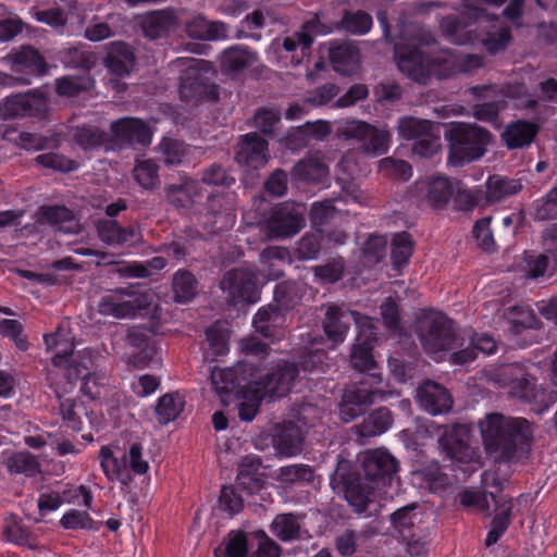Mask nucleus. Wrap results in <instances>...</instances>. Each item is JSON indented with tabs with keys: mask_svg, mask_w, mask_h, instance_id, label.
<instances>
[{
	"mask_svg": "<svg viewBox=\"0 0 557 557\" xmlns=\"http://www.w3.org/2000/svg\"><path fill=\"white\" fill-rule=\"evenodd\" d=\"M417 397L421 408L433 416L448 412L453 407L450 393L436 382L426 381L420 385Z\"/></svg>",
	"mask_w": 557,
	"mask_h": 557,
	"instance_id": "aec40b11",
	"label": "nucleus"
},
{
	"mask_svg": "<svg viewBox=\"0 0 557 557\" xmlns=\"http://www.w3.org/2000/svg\"><path fill=\"white\" fill-rule=\"evenodd\" d=\"M373 26L372 16L362 10H346L341 20V27L352 35H366Z\"/></svg>",
	"mask_w": 557,
	"mask_h": 557,
	"instance_id": "a18cd8bd",
	"label": "nucleus"
},
{
	"mask_svg": "<svg viewBox=\"0 0 557 557\" xmlns=\"http://www.w3.org/2000/svg\"><path fill=\"white\" fill-rule=\"evenodd\" d=\"M201 182L206 185L219 186L228 190L236 183V178L222 164L212 163L201 171Z\"/></svg>",
	"mask_w": 557,
	"mask_h": 557,
	"instance_id": "3c124183",
	"label": "nucleus"
},
{
	"mask_svg": "<svg viewBox=\"0 0 557 557\" xmlns=\"http://www.w3.org/2000/svg\"><path fill=\"white\" fill-rule=\"evenodd\" d=\"M23 324L14 319L0 318V335L14 342L17 349L25 351L28 349L27 337L23 334Z\"/></svg>",
	"mask_w": 557,
	"mask_h": 557,
	"instance_id": "052dcab7",
	"label": "nucleus"
},
{
	"mask_svg": "<svg viewBox=\"0 0 557 557\" xmlns=\"http://www.w3.org/2000/svg\"><path fill=\"white\" fill-rule=\"evenodd\" d=\"M96 61V54L82 47L70 48L65 54L66 65L86 71L91 70L95 66Z\"/></svg>",
	"mask_w": 557,
	"mask_h": 557,
	"instance_id": "338daca9",
	"label": "nucleus"
},
{
	"mask_svg": "<svg viewBox=\"0 0 557 557\" xmlns=\"http://www.w3.org/2000/svg\"><path fill=\"white\" fill-rule=\"evenodd\" d=\"M387 239L384 236L371 235L362 247L363 263L368 267L377 264L386 253Z\"/></svg>",
	"mask_w": 557,
	"mask_h": 557,
	"instance_id": "864d4df0",
	"label": "nucleus"
},
{
	"mask_svg": "<svg viewBox=\"0 0 557 557\" xmlns=\"http://www.w3.org/2000/svg\"><path fill=\"white\" fill-rule=\"evenodd\" d=\"M269 144L257 132L244 134L239 137L235 161L253 170L263 168L269 161Z\"/></svg>",
	"mask_w": 557,
	"mask_h": 557,
	"instance_id": "f3484780",
	"label": "nucleus"
},
{
	"mask_svg": "<svg viewBox=\"0 0 557 557\" xmlns=\"http://www.w3.org/2000/svg\"><path fill=\"white\" fill-rule=\"evenodd\" d=\"M412 255V242L408 233H400L395 236L392 243L391 260L394 270H400L408 264Z\"/></svg>",
	"mask_w": 557,
	"mask_h": 557,
	"instance_id": "603ef678",
	"label": "nucleus"
},
{
	"mask_svg": "<svg viewBox=\"0 0 557 557\" xmlns=\"http://www.w3.org/2000/svg\"><path fill=\"white\" fill-rule=\"evenodd\" d=\"M185 398L178 392H171L162 395L156 406V416L160 424H168L184 410Z\"/></svg>",
	"mask_w": 557,
	"mask_h": 557,
	"instance_id": "4c0bfd02",
	"label": "nucleus"
},
{
	"mask_svg": "<svg viewBox=\"0 0 557 557\" xmlns=\"http://www.w3.org/2000/svg\"><path fill=\"white\" fill-rule=\"evenodd\" d=\"M172 13L164 10L151 11L141 16L139 25L145 37L159 39L164 37L174 25Z\"/></svg>",
	"mask_w": 557,
	"mask_h": 557,
	"instance_id": "473e14b6",
	"label": "nucleus"
},
{
	"mask_svg": "<svg viewBox=\"0 0 557 557\" xmlns=\"http://www.w3.org/2000/svg\"><path fill=\"white\" fill-rule=\"evenodd\" d=\"M304 296L302 286L294 281H284L276 284L273 298L274 305L276 308L283 310V312H287L294 309L298 304H300Z\"/></svg>",
	"mask_w": 557,
	"mask_h": 557,
	"instance_id": "e433bc0d",
	"label": "nucleus"
},
{
	"mask_svg": "<svg viewBox=\"0 0 557 557\" xmlns=\"http://www.w3.org/2000/svg\"><path fill=\"white\" fill-rule=\"evenodd\" d=\"M305 226V218L298 207L282 202L271 208L264 220V230L272 239L295 236Z\"/></svg>",
	"mask_w": 557,
	"mask_h": 557,
	"instance_id": "4468645a",
	"label": "nucleus"
},
{
	"mask_svg": "<svg viewBox=\"0 0 557 557\" xmlns=\"http://www.w3.org/2000/svg\"><path fill=\"white\" fill-rule=\"evenodd\" d=\"M237 483L249 494L258 493L263 487L264 473L261 457L247 455L242 459L238 466Z\"/></svg>",
	"mask_w": 557,
	"mask_h": 557,
	"instance_id": "393cba45",
	"label": "nucleus"
},
{
	"mask_svg": "<svg viewBox=\"0 0 557 557\" xmlns=\"http://www.w3.org/2000/svg\"><path fill=\"white\" fill-rule=\"evenodd\" d=\"M423 485L434 494L445 493L450 486L449 476L442 471V468L437 461L423 467L419 472Z\"/></svg>",
	"mask_w": 557,
	"mask_h": 557,
	"instance_id": "79ce46f5",
	"label": "nucleus"
},
{
	"mask_svg": "<svg viewBox=\"0 0 557 557\" xmlns=\"http://www.w3.org/2000/svg\"><path fill=\"white\" fill-rule=\"evenodd\" d=\"M60 524L65 530H97L94 519L87 511L70 509L61 518Z\"/></svg>",
	"mask_w": 557,
	"mask_h": 557,
	"instance_id": "13d9d810",
	"label": "nucleus"
},
{
	"mask_svg": "<svg viewBox=\"0 0 557 557\" xmlns=\"http://www.w3.org/2000/svg\"><path fill=\"white\" fill-rule=\"evenodd\" d=\"M280 478L285 483H311L314 480V470L308 465H292L280 469Z\"/></svg>",
	"mask_w": 557,
	"mask_h": 557,
	"instance_id": "680f3d73",
	"label": "nucleus"
},
{
	"mask_svg": "<svg viewBox=\"0 0 557 557\" xmlns=\"http://www.w3.org/2000/svg\"><path fill=\"white\" fill-rule=\"evenodd\" d=\"M454 209L459 212L469 213L475 208L485 209L482 187L471 189H458L453 199Z\"/></svg>",
	"mask_w": 557,
	"mask_h": 557,
	"instance_id": "de8ad7c7",
	"label": "nucleus"
},
{
	"mask_svg": "<svg viewBox=\"0 0 557 557\" xmlns=\"http://www.w3.org/2000/svg\"><path fill=\"white\" fill-rule=\"evenodd\" d=\"M35 108V89L25 94L8 96L0 103V119L10 120L18 116H32Z\"/></svg>",
	"mask_w": 557,
	"mask_h": 557,
	"instance_id": "c756f323",
	"label": "nucleus"
},
{
	"mask_svg": "<svg viewBox=\"0 0 557 557\" xmlns=\"http://www.w3.org/2000/svg\"><path fill=\"white\" fill-rule=\"evenodd\" d=\"M148 306V298L139 286L129 285L110 290L98 304V311L114 318H132Z\"/></svg>",
	"mask_w": 557,
	"mask_h": 557,
	"instance_id": "9d476101",
	"label": "nucleus"
},
{
	"mask_svg": "<svg viewBox=\"0 0 557 557\" xmlns=\"http://www.w3.org/2000/svg\"><path fill=\"white\" fill-rule=\"evenodd\" d=\"M143 450L139 443H133L128 451H123L117 456L111 448L101 447L99 453L100 466L107 479L111 482L119 481L123 487H128L135 474L147 473L149 465L143 458Z\"/></svg>",
	"mask_w": 557,
	"mask_h": 557,
	"instance_id": "1a4fd4ad",
	"label": "nucleus"
},
{
	"mask_svg": "<svg viewBox=\"0 0 557 557\" xmlns=\"http://www.w3.org/2000/svg\"><path fill=\"white\" fill-rule=\"evenodd\" d=\"M73 141L83 150L106 147L110 149V134L92 125L77 126L72 132Z\"/></svg>",
	"mask_w": 557,
	"mask_h": 557,
	"instance_id": "f704fd0d",
	"label": "nucleus"
},
{
	"mask_svg": "<svg viewBox=\"0 0 557 557\" xmlns=\"http://www.w3.org/2000/svg\"><path fill=\"white\" fill-rule=\"evenodd\" d=\"M469 441L470 428L457 423L444 428L438 437V447L450 460L466 463L473 457Z\"/></svg>",
	"mask_w": 557,
	"mask_h": 557,
	"instance_id": "dca6fc26",
	"label": "nucleus"
},
{
	"mask_svg": "<svg viewBox=\"0 0 557 557\" xmlns=\"http://www.w3.org/2000/svg\"><path fill=\"white\" fill-rule=\"evenodd\" d=\"M60 413L67 429L74 432H81L84 425V419L88 418L86 405L75 398H65L60 401Z\"/></svg>",
	"mask_w": 557,
	"mask_h": 557,
	"instance_id": "58836bf2",
	"label": "nucleus"
},
{
	"mask_svg": "<svg viewBox=\"0 0 557 557\" xmlns=\"http://www.w3.org/2000/svg\"><path fill=\"white\" fill-rule=\"evenodd\" d=\"M329 166L318 159H304L298 161L292 171V177L296 182L307 184H324L329 178Z\"/></svg>",
	"mask_w": 557,
	"mask_h": 557,
	"instance_id": "2f4dec72",
	"label": "nucleus"
},
{
	"mask_svg": "<svg viewBox=\"0 0 557 557\" xmlns=\"http://www.w3.org/2000/svg\"><path fill=\"white\" fill-rule=\"evenodd\" d=\"M219 508L230 517L238 513L243 508V498L234 486H223L219 496Z\"/></svg>",
	"mask_w": 557,
	"mask_h": 557,
	"instance_id": "774afa93",
	"label": "nucleus"
},
{
	"mask_svg": "<svg viewBox=\"0 0 557 557\" xmlns=\"http://www.w3.org/2000/svg\"><path fill=\"white\" fill-rule=\"evenodd\" d=\"M286 323V313L273 305L261 307L253 315L252 325L265 338H276Z\"/></svg>",
	"mask_w": 557,
	"mask_h": 557,
	"instance_id": "b1692460",
	"label": "nucleus"
},
{
	"mask_svg": "<svg viewBox=\"0 0 557 557\" xmlns=\"http://www.w3.org/2000/svg\"><path fill=\"white\" fill-rule=\"evenodd\" d=\"M7 540L20 546L35 548V536L30 527L26 525L22 519L12 517L7 520L3 531Z\"/></svg>",
	"mask_w": 557,
	"mask_h": 557,
	"instance_id": "37998d69",
	"label": "nucleus"
},
{
	"mask_svg": "<svg viewBox=\"0 0 557 557\" xmlns=\"http://www.w3.org/2000/svg\"><path fill=\"white\" fill-rule=\"evenodd\" d=\"M103 63L109 73L122 78L131 74L136 63V57L128 44L114 41L108 46Z\"/></svg>",
	"mask_w": 557,
	"mask_h": 557,
	"instance_id": "4be33fe9",
	"label": "nucleus"
},
{
	"mask_svg": "<svg viewBox=\"0 0 557 557\" xmlns=\"http://www.w3.org/2000/svg\"><path fill=\"white\" fill-rule=\"evenodd\" d=\"M335 206L332 199L313 202L310 210V222L317 232L322 233V227L327 224L335 214Z\"/></svg>",
	"mask_w": 557,
	"mask_h": 557,
	"instance_id": "bf43d9fd",
	"label": "nucleus"
},
{
	"mask_svg": "<svg viewBox=\"0 0 557 557\" xmlns=\"http://www.w3.org/2000/svg\"><path fill=\"white\" fill-rule=\"evenodd\" d=\"M509 393L521 401L529 404L531 410L542 413L557 401V392L547 391L536 384V379L527 372L520 363H512L502 369Z\"/></svg>",
	"mask_w": 557,
	"mask_h": 557,
	"instance_id": "6e6552de",
	"label": "nucleus"
},
{
	"mask_svg": "<svg viewBox=\"0 0 557 557\" xmlns=\"http://www.w3.org/2000/svg\"><path fill=\"white\" fill-rule=\"evenodd\" d=\"M248 539L244 531H231L224 541L223 554L225 557H247Z\"/></svg>",
	"mask_w": 557,
	"mask_h": 557,
	"instance_id": "0e129e2a",
	"label": "nucleus"
},
{
	"mask_svg": "<svg viewBox=\"0 0 557 557\" xmlns=\"http://www.w3.org/2000/svg\"><path fill=\"white\" fill-rule=\"evenodd\" d=\"M511 522V506L504 507L497 512L491 522V528L485 537L486 546L496 544L505 534Z\"/></svg>",
	"mask_w": 557,
	"mask_h": 557,
	"instance_id": "6e6d98bb",
	"label": "nucleus"
},
{
	"mask_svg": "<svg viewBox=\"0 0 557 557\" xmlns=\"http://www.w3.org/2000/svg\"><path fill=\"white\" fill-rule=\"evenodd\" d=\"M345 264L343 259H333L324 264L312 268L314 276L321 284H333L338 282L344 274Z\"/></svg>",
	"mask_w": 557,
	"mask_h": 557,
	"instance_id": "5fc2aeb1",
	"label": "nucleus"
},
{
	"mask_svg": "<svg viewBox=\"0 0 557 557\" xmlns=\"http://www.w3.org/2000/svg\"><path fill=\"white\" fill-rule=\"evenodd\" d=\"M152 132L149 125L138 117L125 116L110 124V149L148 147Z\"/></svg>",
	"mask_w": 557,
	"mask_h": 557,
	"instance_id": "f8f14e48",
	"label": "nucleus"
},
{
	"mask_svg": "<svg viewBox=\"0 0 557 557\" xmlns=\"http://www.w3.org/2000/svg\"><path fill=\"white\" fill-rule=\"evenodd\" d=\"M395 59L399 70L420 84L432 76L445 79L460 74L458 54L450 50L426 54L418 47L396 44Z\"/></svg>",
	"mask_w": 557,
	"mask_h": 557,
	"instance_id": "39448f33",
	"label": "nucleus"
},
{
	"mask_svg": "<svg viewBox=\"0 0 557 557\" xmlns=\"http://www.w3.org/2000/svg\"><path fill=\"white\" fill-rule=\"evenodd\" d=\"M40 219L46 220L55 230L65 234L75 233L78 226L73 211L64 206L40 207L37 210V222Z\"/></svg>",
	"mask_w": 557,
	"mask_h": 557,
	"instance_id": "7c9ffc66",
	"label": "nucleus"
},
{
	"mask_svg": "<svg viewBox=\"0 0 557 557\" xmlns=\"http://www.w3.org/2000/svg\"><path fill=\"white\" fill-rule=\"evenodd\" d=\"M417 336L429 355L450 351L461 347V337L455 322L441 311H425L417 321Z\"/></svg>",
	"mask_w": 557,
	"mask_h": 557,
	"instance_id": "423d86ee",
	"label": "nucleus"
},
{
	"mask_svg": "<svg viewBox=\"0 0 557 557\" xmlns=\"http://www.w3.org/2000/svg\"><path fill=\"white\" fill-rule=\"evenodd\" d=\"M94 81L86 76H62L55 79V92L59 96L76 97L92 87Z\"/></svg>",
	"mask_w": 557,
	"mask_h": 557,
	"instance_id": "49530a36",
	"label": "nucleus"
},
{
	"mask_svg": "<svg viewBox=\"0 0 557 557\" xmlns=\"http://www.w3.org/2000/svg\"><path fill=\"white\" fill-rule=\"evenodd\" d=\"M539 133L535 123L518 120L508 124L502 134V138L508 149H518L530 145Z\"/></svg>",
	"mask_w": 557,
	"mask_h": 557,
	"instance_id": "c85d7f7f",
	"label": "nucleus"
},
{
	"mask_svg": "<svg viewBox=\"0 0 557 557\" xmlns=\"http://www.w3.org/2000/svg\"><path fill=\"white\" fill-rule=\"evenodd\" d=\"M491 222L492 216H484L478 220L472 228V235L475 238L478 246L487 252L493 251L495 247Z\"/></svg>",
	"mask_w": 557,
	"mask_h": 557,
	"instance_id": "69168bd1",
	"label": "nucleus"
},
{
	"mask_svg": "<svg viewBox=\"0 0 557 557\" xmlns=\"http://www.w3.org/2000/svg\"><path fill=\"white\" fill-rule=\"evenodd\" d=\"M271 533L284 543L301 539L299 517L292 512L278 513L270 525Z\"/></svg>",
	"mask_w": 557,
	"mask_h": 557,
	"instance_id": "c9c22d12",
	"label": "nucleus"
},
{
	"mask_svg": "<svg viewBox=\"0 0 557 557\" xmlns=\"http://www.w3.org/2000/svg\"><path fill=\"white\" fill-rule=\"evenodd\" d=\"M484 187L485 189L482 188V194L487 208L491 205L499 203L519 194L523 185L520 180L500 174H492L486 178Z\"/></svg>",
	"mask_w": 557,
	"mask_h": 557,
	"instance_id": "5701e85b",
	"label": "nucleus"
},
{
	"mask_svg": "<svg viewBox=\"0 0 557 557\" xmlns=\"http://www.w3.org/2000/svg\"><path fill=\"white\" fill-rule=\"evenodd\" d=\"M198 282L188 270H178L173 275L172 289L174 300L178 304L191 301L197 294Z\"/></svg>",
	"mask_w": 557,
	"mask_h": 557,
	"instance_id": "ea45409f",
	"label": "nucleus"
},
{
	"mask_svg": "<svg viewBox=\"0 0 557 557\" xmlns=\"http://www.w3.org/2000/svg\"><path fill=\"white\" fill-rule=\"evenodd\" d=\"M304 442L301 429L292 421L278 424L273 435V446L285 456H294L301 450Z\"/></svg>",
	"mask_w": 557,
	"mask_h": 557,
	"instance_id": "bb28decb",
	"label": "nucleus"
},
{
	"mask_svg": "<svg viewBox=\"0 0 557 557\" xmlns=\"http://www.w3.org/2000/svg\"><path fill=\"white\" fill-rule=\"evenodd\" d=\"M364 320L371 319L343 306L331 305L325 311L322 326L327 339L337 345L345 341L351 323L360 331L366 324Z\"/></svg>",
	"mask_w": 557,
	"mask_h": 557,
	"instance_id": "2eb2a0df",
	"label": "nucleus"
},
{
	"mask_svg": "<svg viewBox=\"0 0 557 557\" xmlns=\"http://www.w3.org/2000/svg\"><path fill=\"white\" fill-rule=\"evenodd\" d=\"M454 195V188L447 177L437 176L428 185V200L434 209H442L447 206Z\"/></svg>",
	"mask_w": 557,
	"mask_h": 557,
	"instance_id": "c03bdc74",
	"label": "nucleus"
},
{
	"mask_svg": "<svg viewBox=\"0 0 557 557\" xmlns=\"http://www.w3.org/2000/svg\"><path fill=\"white\" fill-rule=\"evenodd\" d=\"M257 60V54L250 48L234 45L224 49L220 55L221 71L226 75H235L250 67Z\"/></svg>",
	"mask_w": 557,
	"mask_h": 557,
	"instance_id": "a878e982",
	"label": "nucleus"
},
{
	"mask_svg": "<svg viewBox=\"0 0 557 557\" xmlns=\"http://www.w3.org/2000/svg\"><path fill=\"white\" fill-rule=\"evenodd\" d=\"M366 324L358 331L356 342L350 351L351 367L364 374L358 382L347 385L339 403V417L345 423L356 420L364 414L376 399H386L388 393L380 385L383 382L382 372L373 356L374 345L377 341L375 326L372 320H364Z\"/></svg>",
	"mask_w": 557,
	"mask_h": 557,
	"instance_id": "f03ea898",
	"label": "nucleus"
},
{
	"mask_svg": "<svg viewBox=\"0 0 557 557\" xmlns=\"http://www.w3.org/2000/svg\"><path fill=\"white\" fill-rule=\"evenodd\" d=\"M361 467L363 476L351 460L338 454L336 467L330 474L332 488L343 493L357 513L367 510L375 488L392 484L399 470V462L386 448H375L362 455Z\"/></svg>",
	"mask_w": 557,
	"mask_h": 557,
	"instance_id": "f257e3e1",
	"label": "nucleus"
},
{
	"mask_svg": "<svg viewBox=\"0 0 557 557\" xmlns=\"http://www.w3.org/2000/svg\"><path fill=\"white\" fill-rule=\"evenodd\" d=\"M486 454L498 462L520 461L531 450L533 430L524 418L488 413L481 424Z\"/></svg>",
	"mask_w": 557,
	"mask_h": 557,
	"instance_id": "7ed1b4c3",
	"label": "nucleus"
},
{
	"mask_svg": "<svg viewBox=\"0 0 557 557\" xmlns=\"http://www.w3.org/2000/svg\"><path fill=\"white\" fill-rule=\"evenodd\" d=\"M170 205L180 210H190L203 198L201 183L188 176L181 177L180 183L169 184L164 188Z\"/></svg>",
	"mask_w": 557,
	"mask_h": 557,
	"instance_id": "6ab92c4d",
	"label": "nucleus"
},
{
	"mask_svg": "<svg viewBox=\"0 0 557 557\" xmlns=\"http://www.w3.org/2000/svg\"><path fill=\"white\" fill-rule=\"evenodd\" d=\"M37 165H42L62 173L73 172L78 169L76 161L55 152L37 156Z\"/></svg>",
	"mask_w": 557,
	"mask_h": 557,
	"instance_id": "e2e57ef3",
	"label": "nucleus"
},
{
	"mask_svg": "<svg viewBox=\"0 0 557 557\" xmlns=\"http://www.w3.org/2000/svg\"><path fill=\"white\" fill-rule=\"evenodd\" d=\"M211 382L218 395L224 401L239 387L238 377L232 369H215L211 373Z\"/></svg>",
	"mask_w": 557,
	"mask_h": 557,
	"instance_id": "09e8293b",
	"label": "nucleus"
},
{
	"mask_svg": "<svg viewBox=\"0 0 557 557\" xmlns=\"http://www.w3.org/2000/svg\"><path fill=\"white\" fill-rule=\"evenodd\" d=\"M349 138L360 140L367 152L382 156L387 152L391 135L387 131L379 129L362 121L350 122L345 129Z\"/></svg>",
	"mask_w": 557,
	"mask_h": 557,
	"instance_id": "a211bd4d",
	"label": "nucleus"
},
{
	"mask_svg": "<svg viewBox=\"0 0 557 557\" xmlns=\"http://www.w3.org/2000/svg\"><path fill=\"white\" fill-rule=\"evenodd\" d=\"M393 424V413L386 407L372 411L362 423L355 426L359 437L369 438L386 432Z\"/></svg>",
	"mask_w": 557,
	"mask_h": 557,
	"instance_id": "72a5a7b5",
	"label": "nucleus"
},
{
	"mask_svg": "<svg viewBox=\"0 0 557 557\" xmlns=\"http://www.w3.org/2000/svg\"><path fill=\"white\" fill-rule=\"evenodd\" d=\"M299 375V367L295 362L282 360L271 370L260 375H253L244 392L245 399L238 406V417L242 421L251 422L260 408L262 400L267 398L286 396L296 377Z\"/></svg>",
	"mask_w": 557,
	"mask_h": 557,
	"instance_id": "20e7f679",
	"label": "nucleus"
},
{
	"mask_svg": "<svg viewBox=\"0 0 557 557\" xmlns=\"http://www.w3.org/2000/svg\"><path fill=\"white\" fill-rule=\"evenodd\" d=\"M446 137L450 144L448 160L454 165L480 159L492 140V134L487 129L461 122L454 124Z\"/></svg>",
	"mask_w": 557,
	"mask_h": 557,
	"instance_id": "0eeeda50",
	"label": "nucleus"
},
{
	"mask_svg": "<svg viewBox=\"0 0 557 557\" xmlns=\"http://www.w3.org/2000/svg\"><path fill=\"white\" fill-rule=\"evenodd\" d=\"M159 170V164L152 159L136 160L133 177L141 188L153 190L161 183Z\"/></svg>",
	"mask_w": 557,
	"mask_h": 557,
	"instance_id": "a19ab883",
	"label": "nucleus"
},
{
	"mask_svg": "<svg viewBox=\"0 0 557 557\" xmlns=\"http://www.w3.org/2000/svg\"><path fill=\"white\" fill-rule=\"evenodd\" d=\"M99 238L108 245H134L140 234L135 226H121L115 220H99L97 223Z\"/></svg>",
	"mask_w": 557,
	"mask_h": 557,
	"instance_id": "cd10ccee",
	"label": "nucleus"
},
{
	"mask_svg": "<svg viewBox=\"0 0 557 557\" xmlns=\"http://www.w3.org/2000/svg\"><path fill=\"white\" fill-rule=\"evenodd\" d=\"M230 304H256L260 300V289L256 273L248 268H235L224 273L220 282Z\"/></svg>",
	"mask_w": 557,
	"mask_h": 557,
	"instance_id": "9b49d317",
	"label": "nucleus"
},
{
	"mask_svg": "<svg viewBox=\"0 0 557 557\" xmlns=\"http://www.w3.org/2000/svg\"><path fill=\"white\" fill-rule=\"evenodd\" d=\"M126 342L131 348L127 354V363L136 369L150 367L157 355V347L150 336L134 329L128 331Z\"/></svg>",
	"mask_w": 557,
	"mask_h": 557,
	"instance_id": "412c9836",
	"label": "nucleus"
},
{
	"mask_svg": "<svg viewBox=\"0 0 557 557\" xmlns=\"http://www.w3.org/2000/svg\"><path fill=\"white\" fill-rule=\"evenodd\" d=\"M507 108L504 97L473 106V116L482 122L496 123L499 113Z\"/></svg>",
	"mask_w": 557,
	"mask_h": 557,
	"instance_id": "4d7b16f0",
	"label": "nucleus"
},
{
	"mask_svg": "<svg viewBox=\"0 0 557 557\" xmlns=\"http://www.w3.org/2000/svg\"><path fill=\"white\" fill-rule=\"evenodd\" d=\"M237 195L231 190L211 193L206 202V228L214 234L232 228L236 221Z\"/></svg>",
	"mask_w": 557,
	"mask_h": 557,
	"instance_id": "ddd939ff",
	"label": "nucleus"
},
{
	"mask_svg": "<svg viewBox=\"0 0 557 557\" xmlns=\"http://www.w3.org/2000/svg\"><path fill=\"white\" fill-rule=\"evenodd\" d=\"M397 129L401 138L411 140L432 132L433 123L414 116H404L399 119Z\"/></svg>",
	"mask_w": 557,
	"mask_h": 557,
	"instance_id": "8fccbe9b",
	"label": "nucleus"
}]
</instances>
